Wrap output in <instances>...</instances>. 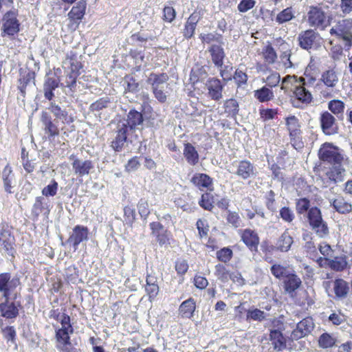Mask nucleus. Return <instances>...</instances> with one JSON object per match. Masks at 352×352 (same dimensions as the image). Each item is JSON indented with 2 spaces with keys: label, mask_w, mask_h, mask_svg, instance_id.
<instances>
[{
  "label": "nucleus",
  "mask_w": 352,
  "mask_h": 352,
  "mask_svg": "<svg viewBox=\"0 0 352 352\" xmlns=\"http://www.w3.org/2000/svg\"><path fill=\"white\" fill-rule=\"evenodd\" d=\"M125 122H119L117 125V135L111 142V147L114 151L119 152L122 151L127 140L128 128Z\"/></svg>",
  "instance_id": "16"
},
{
  "label": "nucleus",
  "mask_w": 352,
  "mask_h": 352,
  "mask_svg": "<svg viewBox=\"0 0 352 352\" xmlns=\"http://www.w3.org/2000/svg\"><path fill=\"white\" fill-rule=\"evenodd\" d=\"M270 272L276 278L281 280L286 278L293 270L289 266L275 263L271 266Z\"/></svg>",
  "instance_id": "32"
},
{
  "label": "nucleus",
  "mask_w": 352,
  "mask_h": 352,
  "mask_svg": "<svg viewBox=\"0 0 352 352\" xmlns=\"http://www.w3.org/2000/svg\"><path fill=\"white\" fill-rule=\"evenodd\" d=\"M166 87L152 89L155 98L161 103H164L167 99V91Z\"/></svg>",
  "instance_id": "58"
},
{
  "label": "nucleus",
  "mask_w": 352,
  "mask_h": 352,
  "mask_svg": "<svg viewBox=\"0 0 352 352\" xmlns=\"http://www.w3.org/2000/svg\"><path fill=\"white\" fill-rule=\"evenodd\" d=\"M78 271L77 268L74 266H69L65 270V275L69 281H75L78 276Z\"/></svg>",
  "instance_id": "64"
},
{
  "label": "nucleus",
  "mask_w": 352,
  "mask_h": 352,
  "mask_svg": "<svg viewBox=\"0 0 352 352\" xmlns=\"http://www.w3.org/2000/svg\"><path fill=\"white\" fill-rule=\"evenodd\" d=\"M184 155L187 162L190 165H195L199 162V154L197 151L190 143L184 144Z\"/></svg>",
  "instance_id": "31"
},
{
  "label": "nucleus",
  "mask_w": 352,
  "mask_h": 352,
  "mask_svg": "<svg viewBox=\"0 0 352 352\" xmlns=\"http://www.w3.org/2000/svg\"><path fill=\"white\" fill-rule=\"evenodd\" d=\"M277 111L272 109H260V116L265 122L274 118Z\"/></svg>",
  "instance_id": "60"
},
{
  "label": "nucleus",
  "mask_w": 352,
  "mask_h": 352,
  "mask_svg": "<svg viewBox=\"0 0 352 352\" xmlns=\"http://www.w3.org/2000/svg\"><path fill=\"white\" fill-rule=\"evenodd\" d=\"M232 256V251L228 248H223L217 252V258L223 263L230 261Z\"/></svg>",
  "instance_id": "53"
},
{
  "label": "nucleus",
  "mask_w": 352,
  "mask_h": 352,
  "mask_svg": "<svg viewBox=\"0 0 352 352\" xmlns=\"http://www.w3.org/2000/svg\"><path fill=\"white\" fill-rule=\"evenodd\" d=\"M344 173L345 169L342 166V164L332 166L325 173L324 178L322 179L325 187L342 182Z\"/></svg>",
  "instance_id": "11"
},
{
  "label": "nucleus",
  "mask_w": 352,
  "mask_h": 352,
  "mask_svg": "<svg viewBox=\"0 0 352 352\" xmlns=\"http://www.w3.org/2000/svg\"><path fill=\"white\" fill-rule=\"evenodd\" d=\"M266 318V314L258 309H248L247 311V319H252L253 320L256 321H262Z\"/></svg>",
  "instance_id": "49"
},
{
  "label": "nucleus",
  "mask_w": 352,
  "mask_h": 352,
  "mask_svg": "<svg viewBox=\"0 0 352 352\" xmlns=\"http://www.w3.org/2000/svg\"><path fill=\"white\" fill-rule=\"evenodd\" d=\"M111 103L110 99L108 97L101 98L95 102L90 105L89 109L92 112H98L109 107Z\"/></svg>",
  "instance_id": "47"
},
{
  "label": "nucleus",
  "mask_w": 352,
  "mask_h": 352,
  "mask_svg": "<svg viewBox=\"0 0 352 352\" xmlns=\"http://www.w3.org/2000/svg\"><path fill=\"white\" fill-rule=\"evenodd\" d=\"M314 328L313 319L309 317L305 318L298 323L296 329L292 331L291 337L294 340H298L310 333Z\"/></svg>",
  "instance_id": "13"
},
{
  "label": "nucleus",
  "mask_w": 352,
  "mask_h": 352,
  "mask_svg": "<svg viewBox=\"0 0 352 352\" xmlns=\"http://www.w3.org/2000/svg\"><path fill=\"white\" fill-rule=\"evenodd\" d=\"M209 52L211 54L212 60L217 67H221L223 65V60L225 57L223 49L217 45H212Z\"/></svg>",
  "instance_id": "33"
},
{
  "label": "nucleus",
  "mask_w": 352,
  "mask_h": 352,
  "mask_svg": "<svg viewBox=\"0 0 352 352\" xmlns=\"http://www.w3.org/2000/svg\"><path fill=\"white\" fill-rule=\"evenodd\" d=\"M329 33L336 36L339 39L345 42L346 47H351L352 43V19H344L339 20L333 25Z\"/></svg>",
  "instance_id": "2"
},
{
  "label": "nucleus",
  "mask_w": 352,
  "mask_h": 352,
  "mask_svg": "<svg viewBox=\"0 0 352 352\" xmlns=\"http://www.w3.org/2000/svg\"><path fill=\"white\" fill-rule=\"evenodd\" d=\"M294 243L293 237L289 234L288 230H285L278 239L274 248L282 252H288Z\"/></svg>",
  "instance_id": "23"
},
{
  "label": "nucleus",
  "mask_w": 352,
  "mask_h": 352,
  "mask_svg": "<svg viewBox=\"0 0 352 352\" xmlns=\"http://www.w3.org/2000/svg\"><path fill=\"white\" fill-rule=\"evenodd\" d=\"M254 0H241L238 5V10L241 12H245L252 9L255 5Z\"/></svg>",
  "instance_id": "61"
},
{
  "label": "nucleus",
  "mask_w": 352,
  "mask_h": 352,
  "mask_svg": "<svg viewBox=\"0 0 352 352\" xmlns=\"http://www.w3.org/2000/svg\"><path fill=\"white\" fill-rule=\"evenodd\" d=\"M151 235L155 237L160 246L170 244L168 232L159 222H152L149 224Z\"/></svg>",
  "instance_id": "14"
},
{
  "label": "nucleus",
  "mask_w": 352,
  "mask_h": 352,
  "mask_svg": "<svg viewBox=\"0 0 352 352\" xmlns=\"http://www.w3.org/2000/svg\"><path fill=\"white\" fill-rule=\"evenodd\" d=\"M41 121L44 125V131L45 133L48 134L49 138L58 135L59 130L57 126L52 121L47 113H42Z\"/></svg>",
  "instance_id": "27"
},
{
  "label": "nucleus",
  "mask_w": 352,
  "mask_h": 352,
  "mask_svg": "<svg viewBox=\"0 0 352 352\" xmlns=\"http://www.w3.org/2000/svg\"><path fill=\"white\" fill-rule=\"evenodd\" d=\"M63 67L68 68L70 72L79 74V70L81 68V63L77 60L76 56H67L63 61Z\"/></svg>",
  "instance_id": "41"
},
{
  "label": "nucleus",
  "mask_w": 352,
  "mask_h": 352,
  "mask_svg": "<svg viewBox=\"0 0 352 352\" xmlns=\"http://www.w3.org/2000/svg\"><path fill=\"white\" fill-rule=\"evenodd\" d=\"M333 290L337 298H344L347 296L349 287L345 280L338 278L333 282Z\"/></svg>",
  "instance_id": "35"
},
{
  "label": "nucleus",
  "mask_w": 352,
  "mask_h": 352,
  "mask_svg": "<svg viewBox=\"0 0 352 352\" xmlns=\"http://www.w3.org/2000/svg\"><path fill=\"white\" fill-rule=\"evenodd\" d=\"M283 283L285 292L292 295L293 293L300 287L302 281L293 271L284 279Z\"/></svg>",
  "instance_id": "24"
},
{
  "label": "nucleus",
  "mask_w": 352,
  "mask_h": 352,
  "mask_svg": "<svg viewBox=\"0 0 352 352\" xmlns=\"http://www.w3.org/2000/svg\"><path fill=\"white\" fill-rule=\"evenodd\" d=\"M168 76L165 73L155 74L151 73L147 79V82L151 85L152 89L155 88L168 87L166 82L168 80Z\"/></svg>",
  "instance_id": "25"
},
{
  "label": "nucleus",
  "mask_w": 352,
  "mask_h": 352,
  "mask_svg": "<svg viewBox=\"0 0 352 352\" xmlns=\"http://www.w3.org/2000/svg\"><path fill=\"white\" fill-rule=\"evenodd\" d=\"M320 80L326 86V88L320 92L322 96L325 98L334 97L336 94L335 87L338 82L336 72L332 69L324 72L321 75Z\"/></svg>",
  "instance_id": "7"
},
{
  "label": "nucleus",
  "mask_w": 352,
  "mask_h": 352,
  "mask_svg": "<svg viewBox=\"0 0 352 352\" xmlns=\"http://www.w3.org/2000/svg\"><path fill=\"white\" fill-rule=\"evenodd\" d=\"M2 178L3 180V185L6 192L11 193L12 192V186L11 182L12 179V169L11 167L7 165L2 173Z\"/></svg>",
  "instance_id": "45"
},
{
  "label": "nucleus",
  "mask_w": 352,
  "mask_h": 352,
  "mask_svg": "<svg viewBox=\"0 0 352 352\" xmlns=\"http://www.w3.org/2000/svg\"><path fill=\"white\" fill-rule=\"evenodd\" d=\"M19 285L18 278H10V274L3 273L0 274V292L3 293L4 298H9L11 292Z\"/></svg>",
  "instance_id": "12"
},
{
  "label": "nucleus",
  "mask_w": 352,
  "mask_h": 352,
  "mask_svg": "<svg viewBox=\"0 0 352 352\" xmlns=\"http://www.w3.org/2000/svg\"><path fill=\"white\" fill-rule=\"evenodd\" d=\"M336 342V338L327 333H322L318 338V345L322 349H327L333 346Z\"/></svg>",
  "instance_id": "44"
},
{
  "label": "nucleus",
  "mask_w": 352,
  "mask_h": 352,
  "mask_svg": "<svg viewBox=\"0 0 352 352\" xmlns=\"http://www.w3.org/2000/svg\"><path fill=\"white\" fill-rule=\"evenodd\" d=\"M307 16V22L311 27L324 30L329 25L326 13L321 7L309 6Z\"/></svg>",
  "instance_id": "6"
},
{
  "label": "nucleus",
  "mask_w": 352,
  "mask_h": 352,
  "mask_svg": "<svg viewBox=\"0 0 352 352\" xmlns=\"http://www.w3.org/2000/svg\"><path fill=\"white\" fill-rule=\"evenodd\" d=\"M72 161V169L78 177H83L89 174L90 171L94 168V163L89 160H82L76 157L74 155L69 157Z\"/></svg>",
  "instance_id": "10"
},
{
  "label": "nucleus",
  "mask_w": 352,
  "mask_h": 352,
  "mask_svg": "<svg viewBox=\"0 0 352 352\" xmlns=\"http://www.w3.org/2000/svg\"><path fill=\"white\" fill-rule=\"evenodd\" d=\"M286 123L289 131V135L292 138V141H295L296 139L298 138L300 133L298 120L294 116H290L286 119Z\"/></svg>",
  "instance_id": "36"
},
{
  "label": "nucleus",
  "mask_w": 352,
  "mask_h": 352,
  "mask_svg": "<svg viewBox=\"0 0 352 352\" xmlns=\"http://www.w3.org/2000/svg\"><path fill=\"white\" fill-rule=\"evenodd\" d=\"M138 208L141 217H146L150 213L148 202L144 199H141L140 201H139Z\"/></svg>",
  "instance_id": "63"
},
{
  "label": "nucleus",
  "mask_w": 352,
  "mask_h": 352,
  "mask_svg": "<svg viewBox=\"0 0 352 352\" xmlns=\"http://www.w3.org/2000/svg\"><path fill=\"white\" fill-rule=\"evenodd\" d=\"M227 221L235 228H238L241 226V220L236 212L229 211L227 215Z\"/></svg>",
  "instance_id": "62"
},
{
  "label": "nucleus",
  "mask_w": 352,
  "mask_h": 352,
  "mask_svg": "<svg viewBox=\"0 0 352 352\" xmlns=\"http://www.w3.org/2000/svg\"><path fill=\"white\" fill-rule=\"evenodd\" d=\"M321 126L325 134L331 135L336 131V119L328 111H325L320 117Z\"/></svg>",
  "instance_id": "21"
},
{
  "label": "nucleus",
  "mask_w": 352,
  "mask_h": 352,
  "mask_svg": "<svg viewBox=\"0 0 352 352\" xmlns=\"http://www.w3.org/2000/svg\"><path fill=\"white\" fill-rule=\"evenodd\" d=\"M241 240L251 251H257L259 244V237L254 230L245 229L241 231Z\"/></svg>",
  "instance_id": "20"
},
{
  "label": "nucleus",
  "mask_w": 352,
  "mask_h": 352,
  "mask_svg": "<svg viewBox=\"0 0 352 352\" xmlns=\"http://www.w3.org/2000/svg\"><path fill=\"white\" fill-rule=\"evenodd\" d=\"M330 204L340 214H346L352 211V205L340 196L330 200Z\"/></svg>",
  "instance_id": "28"
},
{
  "label": "nucleus",
  "mask_w": 352,
  "mask_h": 352,
  "mask_svg": "<svg viewBox=\"0 0 352 352\" xmlns=\"http://www.w3.org/2000/svg\"><path fill=\"white\" fill-rule=\"evenodd\" d=\"M122 122H125L128 131H134L140 129V126H142L144 118L142 113L132 109L128 113L126 119Z\"/></svg>",
  "instance_id": "19"
},
{
  "label": "nucleus",
  "mask_w": 352,
  "mask_h": 352,
  "mask_svg": "<svg viewBox=\"0 0 352 352\" xmlns=\"http://www.w3.org/2000/svg\"><path fill=\"white\" fill-rule=\"evenodd\" d=\"M307 219L311 228L319 237L323 238L328 235L329 228L318 208H311L307 212Z\"/></svg>",
  "instance_id": "1"
},
{
  "label": "nucleus",
  "mask_w": 352,
  "mask_h": 352,
  "mask_svg": "<svg viewBox=\"0 0 352 352\" xmlns=\"http://www.w3.org/2000/svg\"><path fill=\"white\" fill-rule=\"evenodd\" d=\"M199 204L205 210H211L213 208L212 196L209 193L203 194Z\"/></svg>",
  "instance_id": "52"
},
{
  "label": "nucleus",
  "mask_w": 352,
  "mask_h": 352,
  "mask_svg": "<svg viewBox=\"0 0 352 352\" xmlns=\"http://www.w3.org/2000/svg\"><path fill=\"white\" fill-rule=\"evenodd\" d=\"M325 261L328 263L329 266L332 270L338 272L344 270L347 265V261L345 256H336L333 259L326 258Z\"/></svg>",
  "instance_id": "39"
},
{
  "label": "nucleus",
  "mask_w": 352,
  "mask_h": 352,
  "mask_svg": "<svg viewBox=\"0 0 352 352\" xmlns=\"http://www.w3.org/2000/svg\"><path fill=\"white\" fill-rule=\"evenodd\" d=\"M124 83L126 84L125 89L129 92H137L139 90V84L131 76H126L124 78Z\"/></svg>",
  "instance_id": "54"
},
{
  "label": "nucleus",
  "mask_w": 352,
  "mask_h": 352,
  "mask_svg": "<svg viewBox=\"0 0 352 352\" xmlns=\"http://www.w3.org/2000/svg\"><path fill=\"white\" fill-rule=\"evenodd\" d=\"M296 99L298 101L309 103L311 101V94L304 87L298 86L295 88L294 91Z\"/></svg>",
  "instance_id": "43"
},
{
  "label": "nucleus",
  "mask_w": 352,
  "mask_h": 352,
  "mask_svg": "<svg viewBox=\"0 0 352 352\" xmlns=\"http://www.w3.org/2000/svg\"><path fill=\"white\" fill-rule=\"evenodd\" d=\"M48 109L56 117V118L60 120L63 122L69 123L72 122V118L68 116V113L66 111L61 109V108L56 104L51 102Z\"/></svg>",
  "instance_id": "38"
},
{
  "label": "nucleus",
  "mask_w": 352,
  "mask_h": 352,
  "mask_svg": "<svg viewBox=\"0 0 352 352\" xmlns=\"http://www.w3.org/2000/svg\"><path fill=\"white\" fill-rule=\"evenodd\" d=\"M88 234L89 230L87 227L76 226L67 239V243L72 244L74 250H76L80 243L88 240Z\"/></svg>",
  "instance_id": "15"
},
{
  "label": "nucleus",
  "mask_w": 352,
  "mask_h": 352,
  "mask_svg": "<svg viewBox=\"0 0 352 352\" xmlns=\"http://www.w3.org/2000/svg\"><path fill=\"white\" fill-rule=\"evenodd\" d=\"M310 201L307 198L299 199L296 201V211L298 214H303L309 211Z\"/></svg>",
  "instance_id": "56"
},
{
  "label": "nucleus",
  "mask_w": 352,
  "mask_h": 352,
  "mask_svg": "<svg viewBox=\"0 0 352 352\" xmlns=\"http://www.w3.org/2000/svg\"><path fill=\"white\" fill-rule=\"evenodd\" d=\"M34 73L30 71L24 72L19 80L18 88L22 94H25L27 86L34 82Z\"/></svg>",
  "instance_id": "40"
},
{
  "label": "nucleus",
  "mask_w": 352,
  "mask_h": 352,
  "mask_svg": "<svg viewBox=\"0 0 352 352\" xmlns=\"http://www.w3.org/2000/svg\"><path fill=\"white\" fill-rule=\"evenodd\" d=\"M214 274L223 283L228 282L229 278L233 280H235V278L242 280L241 275L238 277V276L230 274L226 267L221 264H218L215 266Z\"/></svg>",
  "instance_id": "34"
},
{
  "label": "nucleus",
  "mask_w": 352,
  "mask_h": 352,
  "mask_svg": "<svg viewBox=\"0 0 352 352\" xmlns=\"http://www.w3.org/2000/svg\"><path fill=\"white\" fill-rule=\"evenodd\" d=\"M5 300L0 304V312L1 316L6 318H16L19 314V309L14 302H10L9 298H4Z\"/></svg>",
  "instance_id": "22"
},
{
  "label": "nucleus",
  "mask_w": 352,
  "mask_h": 352,
  "mask_svg": "<svg viewBox=\"0 0 352 352\" xmlns=\"http://www.w3.org/2000/svg\"><path fill=\"white\" fill-rule=\"evenodd\" d=\"M191 182L201 188H209L212 186V179L207 175L203 173L195 174Z\"/></svg>",
  "instance_id": "37"
},
{
  "label": "nucleus",
  "mask_w": 352,
  "mask_h": 352,
  "mask_svg": "<svg viewBox=\"0 0 352 352\" xmlns=\"http://www.w3.org/2000/svg\"><path fill=\"white\" fill-rule=\"evenodd\" d=\"M86 9V3L85 1L80 0L77 3L76 6H74L71 11L69 12L68 16L69 18L79 23L80 21L83 18Z\"/></svg>",
  "instance_id": "29"
},
{
  "label": "nucleus",
  "mask_w": 352,
  "mask_h": 352,
  "mask_svg": "<svg viewBox=\"0 0 352 352\" xmlns=\"http://www.w3.org/2000/svg\"><path fill=\"white\" fill-rule=\"evenodd\" d=\"M15 239L14 236L11 234V232L8 230L1 229L0 230V245L5 252L12 257L14 256L15 249Z\"/></svg>",
  "instance_id": "17"
},
{
  "label": "nucleus",
  "mask_w": 352,
  "mask_h": 352,
  "mask_svg": "<svg viewBox=\"0 0 352 352\" xmlns=\"http://www.w3.org/2000/svg\"><path fill=\"white\" fill-rule=\"evenodd\" d=\"M298 40L300 47L308 50L320 46L322 38L318 32L310 29L301 32L298 35Z\"/></svg>",
  "instance_id": "9"
},
{
  "label": "nucleus",
  "mask_w": 352,
  "mask_h": 352,
  "mask_svg": "<svg viewBox=\"0 0 352 352\" xmlns=\"http://www.w3.org/2000/svg\"><path fill=\"white\" fill-rule=\"evenodd\" d=\"M270 340L274 350L280 351L286 348V340L280 329L271 330Z\"/></svg>",
  "instance_id": "26"
},
{
  "label": "nucleus",
  "mask_w": 352,
  "mask_h": 352,
  "mask_svg": "<svg viewBox=\"0 0 352 352\" xmlns=\"http://www.w3.org/2000/svg\"><path fill=\"white\" fill-rule=\"evenodd\" d=\"M195 308V300L190 298L181 304L179 311L183 318H190L193 316Z\"/></svg>",
  "instance_id": "30"
},
{
  "label": "nucleus",
  "mask_w": 352,
  "mask_h": 352,
  "mask_svg": "<svg viewBox=\"0 0 352 352\" xmlns=\"http://www.w3.org/2000/svg\"><path fill=\"white\" fill-rule=\"evenodd\" d=\"M293 16L292 9L290 8H287L277 15L276 20L279 23H283L290 21Z\"/></svg>",
  "instance_id": "55"
},
{
  "label": "nucleus",
  "mask_w": 352,
  "mask_h": 352,
  "mask_svg": "<svg viewBox=\"0 0 352 352\" xmlns=\"http://www.w3.org/2000/svg\"><path fill=\"white\" fill-rule=\"evenodd\" d=\"M228 171L243 179H248L256 175L254 166L248 160L235 161Z\"/></svg>",
  "instance_id": "5"
},
{
  "label": "nucleus",
  "mask_w": 352,
  "mask_h": 352,
  "mask_svg": "<svg viewBox=\"0 0 352 352\" xmlns=\"http://www.w3.org/2000/svg\"><path fill=\"white\" fill-rule=\"evenodd\" d=\"M254 97L261 102H265L271 100L274 98V94L270 89L263 87L254 91Z\"/></svg>",
  "instance_id": "42"
},
{
  "label": "nucleus",
  "mask_w": 352,
  "mask_h": 352,
  "mask_svg": "<svg viewBox=\"0 0 352 352\" xmlns=\"http://www.w3.org/2000/svg\"><path fill=\"white\" fill-rule=\"evenodd\" d=\"M328 108L337 116L340 114L342 116L344 109V104L340 100H333L329 102Z\"/></svg>",
  "instance_id": "48"
},
{
  "label": "nucleus",
  "mask_w": 352,
  "mask_h": 352,
  "mask_svg": "<svg viewBox=\"0 0 352 352\" xmlns=\"http://www.w3.org/2000/svg\"><path fill=\"white\" fill-rule=\"evenodd\" d=\"M263 54L265 60L270 64L274 63L277 58L276 53L271 45L265 47Z\"/></svg>",
  "instance_id": "50"
},
{
  "label": "nucleus",
  "mask_w": 352,
  "mask_h": 352,
  "mask_svg": "<svg viewBox=\"0 0 352 352\" xmlns=\"http://www.w3.org/2000/svg\"><path fill=\"white\" fill-rule=\"evenodd\" d=\"M20 23L17 19V12L9 10L2 17V36H12L19 32Z\"/></svg>",
  "instance_id": "4"
},
{
  "label": "nucleus",
  "mask_w": 352,
  "mask_h": 352,
  "mask_svg": "<svg viewBox=\"0 0 352 352\" xmlns=\"http://www.w3.org/2000/svg\"><path fill=\"white\" fill-rule=\"evenodd\" d=\"M58 190V183L52 180L51 184L45 187L42 190V194L45 197L54 196Z\"/></svg>",
  "instance_id": "57"
},
{
  "label": "nucleus",
  "mask_w": 352,
  "mask_h": 352,
  "mask_svg": "<svg viewBox=\"0 0 352 352\" xmlns=\"http://www.w3.org/2000/svg\"><path fill=\"white\" fill-rule=\"evenodd\" d=\"M279 215L280 218L287 223H292L295 218V214L292 210L289 207H283L280 210Z\"/></svg>",
  "instance_id": "51"
},
{
  "label": "nucleus",
  "mask_w": 352,
  "mask_h": 352,
  "mask_svg": "<svg viewBox=\"0 0 352 352\" xmlns=\"http://www.w3.org/2000/svg\"><path fill=\"white\" fill-rule=\"evenodd\" d=\"M287 43H283L280 45V47L282 50H285L283 52V53L280 55V58L284 62V65L287 67H291L292 66V63L290 60V56L291 53L289 51L287 50Z\"/></svg>",
  "instance_id": "59"
},
{
  "label": "nucleus",
  "mask_w": 352,
  "mask_h": 352,
  "mask_svg": "<svg viewBox=\"0 0 352 352\" xmlns=\"http://www.w3.org/2000/svg\"><path fill=\"white\" fill-rule=\"evenodd\" d=\"M73 328L70 324V318L63 315L61 319V328L56 331V338L58 347L71 345L69 335L73 333Z\"/></svg>",
  "instance_id": "8"
},
{
  "label": "nucleus",
  "mask_w": 352,
  "mask_h": 352,
  "mask_svg": "<svg viewBox=\"0 0 352 352\" xmlns=\"http://www.w3.org/2000/svg\"><path fill=\"white\" fill-rule=\"evenodd\" d=\"M208 96L214 100H219L223 95V85L216 78H210L206 82Z\"/></svg>",
  "instance_id": "18"
},
{
  "label": "nucleus",
  "mask_w": 352,
  "mask_h": 352,
  "mask_svg": "<svg viewBox=\"0 0 352 352\" xmlns=\"http://www.w3.org/2000/svg\"><path fill=\"white\" fill-rule=\"evenodd\" d=\"M225 112L228 116L235 117L239 112V104L234 99L227 100L224 103Z\"/></svg>",
  "instance_id": "46"
},
{
  "label": "nucleus",
  "mask_w": 352,
  "mask_h": 352,
  "mask_svg": "<svg viewBox=\"0 0 352 352\" xmlns=\"http://www.w3.org/2000/svg\"><path fill=\"white\" fill-rule=\"evenodd\" d=\"M318 156L320 160L328 162L332 166L342 164L344 160L339 148L329 143H325L322 146L318 151Z\"/></svg>",
  "instance_id": "3"
}]
</instances>
